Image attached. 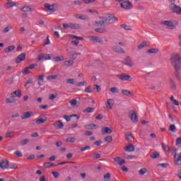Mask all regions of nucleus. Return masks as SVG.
<instances>
[{
    "label": "nucleus",
    "instance_id": "nucleus-1",
    "mask_svg": "<svg viewBox=\"0 0 181 181\" xmlns=\"http://www.w3.org/2000/svg\"><path fill=\"white\" fill-rule=\"evenodd\" d=\"M171 64L174 67V76L177 81H181V78L179 76L181 70V57L177 53L172 54L171 55Z\"/></svg>",
    "mask_w": 181,
    "mask_h": 181
},
{
    "label": "nucleus",
    "instance_id": "nucleus-2",
    "mask_svg": "<svg viewBox=\"0 0 181 181\" xmlns=\"http://www.w3.org/2000/svg\"><path fill=\"white\" fill-rule=\"evenodd\" d=\"M99 19H102L103 21H94L93 23V26H108L111 21H112V22H117V21H118V18L115 17L112 14H107L106 16H100Z\"/></svg>",
    "mask_w": 181,
    "mask_h": 181
},
{
    "label": "nucleus",
    "instance_id": "nucleus-3",
    "mask_svg": "<svg viewBox=\"0 0 181 181\" xmlns=\"http://www.w3.org/2000/svg\"><path fill=\"white\" fill-rule=\"evenodd\" d=\"M161 25L166 26L167 29H176L177 22L175 21H164L161 22Z\"/></svg>",
    "mask_w": 181,
    "mask_h": 181
},
{
    "label": "nucleus",
    "instance_id": "nucleus-4",
    "mask_svg": "<svg viewBox=\"0 0 181 181\" xmlns=\"http://www.w3.org/2000/svg\"><path fill=\"white\" fill-rule=\"evenodd\" d=\"M169 9L171 13H176L177 15H181V7L177 6L175 4H170L169 6Z\"/></svg>",
    "mask_w": 181,
    "mask_h": 181
},
{
    "label": "nucleus",
    "instance_id": "nucleus-5",
    "mask_svg": "<svg viewBox=\"0 0 181 181\" xmlns=\"http://www.w3.org/2000/svg\"><path fill=\"white\" fill-rule=\"evenodd\" d=\"M64 29H80V24L78 23H64L63 24Z\"/></svg>",
    "mask_w": 181,
    "mask_h": 181
},
{
    "label": "nucleus",
    "instance_id": "nucleus-6",
    "mask_svg": "<svg viewBox=\"0 0 181 181\" xmlns=\"http://www.w3.org/2000/svg\"><path fill=\"white\" fill-rule=\"evenodd\" d=\"M118 78L122 81H132V77L127 74H121L117 76Z\"/></svg>",
    "mask_w": 181,
    "mask_h": 181
},
{
    "label": "nucleus",
    "instance_id": "nucleus-7",
    "mask_svg": "<svg viewBox=\"0 0 181 181\" xmlns=\"http://www.w3.org/2000/svg\"><path fill=\"white\" fill-rule=\"evenodd\" d=\"M42 60H52V57L49 54H42L38 55L37 62H42Z\"/></svg>",
    "mask_w": 181,
    "mask_h": 181
},
{
    "label": "nucleus",
    "instance_id": "nucleus-8",
    "mask_svg": "<svg viewBox=\"0 0 181 181\" xmlns=\"http://www.w3.org/2000/svg\"><path fill=\"white\" fill-rule=\"evenodd\" d=\"M90 42H93V43H103L104 40L103 37L98 36H90L88 37Z\"/></svg>",
    "mask_w": 181,
    "mask_h": 181
},
{
    "label": "nucleus",
    "instance_id": "nucleus-9",
    "mask_svg": "<svg viewBox=\"0 0 181 181\" xmlns=\"http://www.w3.org/2000/svg\"><path fill=\"white\" fill-rule=\"evenodd\" d=\"M120 6L123 9H132V4L127 0H125L120 4Z\"/></svg>",
    "mask_w": 181,
    "mask_h": 181
},
{
    "label": "nucleus",
    "instance_id": "nucleus-10",
    "mask_svg": "<svg viewBox=\"0 0 181 181\" xmlns=\"http://www.w3.org/2000/svg\"><path fill=\"white\" fill-rule=\"evenodd\" d=\"M124 64L128 66V67H134V66H135L134 62H132V59L129 57H127L124 59Z\"/></svg>",
    "mask_w": 181,
    "mask_h": 181
},
{
    "label": "nucleus",
    "instance_id": "nucleus-11",
    "mask_svg": "<svg viewBox=\"0 0 181 181\" xmlns=\"http://www.w3.org/2000/svg\"><path fill=\"white\" fill-rule=\"evenodd\" d=\"M115 104V100L114 99H107L105 103V107L107 110H112L114 105Z\"/></svg>",
    "mask_w": 181,
    "mask_h": 181
},
{
    "label": "nucleus",
    "instance_id": "nucleus-12",
    "mask_svg": "<svg viewBox=\"0 0 181 181\" xmlns=\"http://www.w3.org/2000/svg\"><path fill=\"white\" fill-rule=\"evenodd\" d=\"M174 158H175V164L177 166H181V152L180 153H175L174 155Z\"/></svg>",
    "mask_w": 181,
    "mask_h": 181
},
{
    "label": "nucleus",
    "instance_id": "nucleus-13",
    "mask_svg": "<svg viewBox=\"0 0 181 181\" xmlns=\"http://www.w3.org/2000/svg\"><path fill=\"white\" fill-rule=\"evenodd\" d=\"M169 88L171 91L176 90V82H175V79L172 78H169Z\"/></svg>",
    "mask_w": 181,
    "mask_h": 181
},
{
    "label": "nucleus",
    "instance_id": "nucleus-14",
    "mask_svg": "<svg viewBox=\"0 0 181 181\" xmlns=\"http://www.w3.org/2000/svg\"><path fill=\"white\" fill-rule=\"evenodd\" d=\"M8 166L9 161L4 160L0 162V169H2V170H8Z\"/></svg>",
    "mask_w": 181,
    "mask_h": 181
},
{
    "label": "nucleus",
    "instance_id": "nucleus-15",
    "mask_svg": "<svg viewBox=\"0 0 181 181\" xmlns=\"http://www.w3.org/2000/svg\"><path fill=\"white\" fill-rule=\"evenodd\" d=\"M113 52L115 53H121L122 54H125V51L121 47L115 45L112 48Z\"/></svg>",
    "mask_w": 181,
    "mask_h": 181
},
{
    "label": "nucleus",
    "instance_id": "nucleus-16",
    "mask_svg": "<svg viewBox=\"0 0 181 181\" xmlns=\"http://www.w3.org/2000/svg\"><path fill=\"white\" fill-rule=\"evenodd\" d=\"M53 126L56 129H62L64 127V124L62 122V120H58L53 124Z\"/></svg>",
    "mask_w": 181,
    "mask_h": 181
},
{
    "label": "nucleus",
    "instance_id": "nucleus-17",
    "mask_svg": "<svg viewBox=\"0 0 181 181\" xmlns=\"http://www.w3.org/2000/svg\"><path fill=\"white\" fill-rule=\"evenodd\" d=\"M25 59H26V54L25 53H22L16 59V63L19 64L21 62H23Z\"/></svg>",
    "mask_w": 181,
    "mask_h": 181
},
{
    "label": "nucleus",
    "instance_id": "nucleus-18",
    "mask_svg": "<svg viewBox=\"0 0 181 181\" xmlns=\"http://www.w3.org/2000/svg\"><path fill=\"white\" fill-rule=\"evenodd\" d=\"M101 132L103 135H105L107 134H112V129H111L108 127H105L102 128Z\"/></svg>",
    "mask_w": 181,
    "mask_h": 181
},
{
    "label": "nucleus",
    "instance_id": "nucleus-19",
    "mask_svg": "<svg viewBox=\"0 0 181 181\" xmlns=\"http://www.w3.org/2000/svg\"><path fill=\"white\" fill-rule=\"evenodd\" d=\"M75 18L76 19H81V21H88L90 19L88 16H86L83 14H76Z\"/></svg>",
    "mask_w": 181,
    "mask_h": 181
},
{
    "label": "nucleus",
    "instance_id": "nucleus-20",
    "mask_svg": "<svg viewBox=\"0 0 181 181\" xmlns=\"http://www.w3.org/2000/svg\"><path fill=\"white\" fill-rule=\"evenodd\" d=\"M33 112H25L21 116V119H28V118H30V117H33Z\"/></svg>",
    "mask_w": 181,
    "mask_h": 181
},
{
    "label": "nucleus",
    "instance_id": "nucleus-21",
    "mask_svg": "<svg viewBox=\"0 0 181 181\" xmlns=\"http://www.w3.org/2000/svg\"><path fill=\"white\" fill-rule=\"evenodd\" d=\"M73 117H75V118H76V119H80V116H78L77 115H71L70 116L64 115V119H65L67 122H69V121H71V118H73Z\"/></svg>",
    "mask_w": 181,
    "mask_h": 181
},
{
    "label": "nucleus",
    "instance_id": "nucleus-22",
    "mask_svg": "<svg viewBox=\"0 0 181 181\" xmlns=\"http://www.w3.org/2000/svg\"><path fill=\"white\" fill-rule=\"evenodd\" d=\"M114 161L117 162V165H119V166H122V165H124L125 163V160L119 157L115 158Z\"/></svg>",
    "mask_w": 181,
    "mask_h": 181
},
{
    "label": "nucleus",
    "instance_id": "nucleus-23",
    "mask_svg": "<svg viewBox=\"0 0 181 181\" xmlns=\"http://www.w3.org/2000/svg\"><path fill=\"white\" fill-rule=\"evenodd\" d=\"M45 8L47 9L48 12H56V8H54V5L45 4Z\"/></svg>",
    "mask_w": 181,
    "mask_h": 181
},
{
    "label": "nucleus",
    "instance_id": "nucleus-24",
    "mask_svg": "<svg viewBox=\"0 0 181 181\" xmlns=\"http://www.w3.org/2000/svg\"><path fill=\"white\" fill-rule=\"evenodd\" d=\"M131 120L133 122H138V116H136V114L135 112H132L131 115H129Z\"/></svg>",
    "mask_w": 181,
    "mask_h": 181
},
{
    "label": "nucleus",
    "instance_id": "nucleus-25",
    "mask_svg": "<svg viewBox=\"0 0 181 181\" xmlns=\"http://www.w3.org/2000/svg\"><path fill=\"white\" fill-rule=\"evenodd\" d=\"M148 44L146 41L142 42L140 45H138L139 50H142V49H145V47H148Z\"/></svg>",
    "mask_w": 181,
    "mask_h": 181
},
{
    "label": "nucleus",
    "instance_id": "nucleus-26",
    "mask_svg": "<svg viewBox=\"0 0 181 181\" xmlns=\"http://www.w3.org/2000/svg\"><path fill=\"white\" fill-rule=\"evenodd\" d=\"M12 29H13L12 25H8L2 30V33H9Z\"/></svg>",
    "mask_w": 181,
    "mask_h": 181
},
{
    "label": "nucleus",
    "instance_id": "nucleus-27",
    "mask_svg": "<svg viewBox=\"0 0 181 181\" xmlns=\"http://www.w3.org/2000/svg\"><path fill=\"white\" fill-rule=\"evenodd\" d=\"M124 151L126 152H134L135 151V147L134 146V145L130 144L129 146L124 148Z\"/></svg>",
    "mask_w": 181,
    "mask_h": 181
},
{
    "label": "nucleus",
    "instance_id": "nucleus-28",
    "mask_svg": "<svg viewBox=\"0 0 181 181\" xmlns=\"http://www.w3.org/2000/svg\"><path fill=\"white\" fill-rule=\"evenodd\" d=\"M54 166H57V165L56 163H49V162L44 163V168H46L47 169L50 168H54Z\"/></svg>",
    "mask_w": 181,
    "mask_h": 181
},
{
    "label": "nucleus",
    "instance_id": "nucleus-29",
    "mask_svg": "<svg viewBox=\"0 0 181 181\" xmlns=\"http://www.w3.org/2000/svg\"><path fill=\"white\" fill-rule=\"evenodd\" d=\"M147 53H148V54H156L157 53H159V49L157 48H152L148 49Z\"/></svg>",
    "mask_w": 181,
    "mask_h": 181
},
{
    "label": "nucleus",
    "instance_id": "nucleus-30",
    "mask_svg": "<svg viewBox=\"0 0 181 181\" xmlns=\"http://www.w3.org/2000/svg\"><path fill=\"white\" fill-rule=\"evenodd\" d=\"M132 139H134V136H132V134H131V132H127L126 134V141L130 143L132 141Z\"/></svg>",
    "mask_w": 181,
    "mask_h": 181
},
{
    "label": "nucleus",
    "instance_id": "nucleus-31",
    "mask_svg": "<svg viewBox=\"0 0 181 181\" xmlns=\"http://www.w3.org/2000/svg\"><path fill=\"white\" fill-rule=\"evenodd\" d=\"M86 129H97L98 128V126L97 124H90L87 126H85Z\"/></svg>",
    "mask_w": 181,
    "mask_h": 181
},
{
    "label": "nucleus",
    "instance_id": "nucleus-32",
    "mask_svg": "<svg viewBox=\"0 0 181 181\" xmlns=\"http://www.w3.org/2000/svg\"><path fill=\"white\" fill-rule=\"evenodd\" d=\"M15 48L14 45L9 46L4 49V53H11V52H13V50H15Z\"/></svg>",
    "mask_w": 181,
    "mask_h": 181
},
{
    "label": "nucleus",
    "instance_id": "nucleus-33",
    "mask_svg": "<svg viewBox=\"0 0 181 181\" xmlns=\"http://www.w3.org/2000/svg\"><path fill=\"white\" fill-rule=\"evenodd\" d=\"M64 64L66 67H70L74 64V61L73 60H67L64 62Z\"/></svg>",
    "mask_w": 181,
    "mask_h": 181
},
{
    "label": "nucleus",
    "instance_id": "nucleus-34",
    "mask_svg": "<svg viewBox=\"0 0 181 181\" xmlns=\"http://www.w3.org/2000/svg\"><path fill=\"white\" fill-rule=\"evenodd\" d=\"M16 100H15V98L13 96H10L6 100V103L8 104H13V103H16Z\"/></svg>",
    "mask_w": 181,
    "mask_h": 181
},
{
    "label": "nucleus",
    "instance_id": "nucleus-35",
    "mask_svg": "<svg viewBox=\"0 0 181 181\" xmlns=\"http://www.w3.org/2000/svg\"><path fill=\"white\" fill-rule=\"evenodd\" d=\"M95 32H97L98 33H107V28H100L95 29Z\"/></svg>",
    "mask_w": 181,
    "mask_h": 181
},
{
    "label": "nucleus",
    "instance_id": "nucleus-36",
    "mask_svg": "<svg viewBox=\"0 0 181 181\" xmlns=\"http://www.w3.org/2000/svg\"><path fill=\"white\" fill-rule=\"evenodd\" d=\"M6 6L8 9H10V8H13V6H18V4L15 2H8L6 4Z\"/></svg>",
    "mask_w": 181,
    "mask_h": 181
},
{
    "label": "nucleus",
    "instance_id": "nucleus-37",
    "mask_svg": "<svg viewBox=\"0 0 181 181\" xmlns=\"http://www.w3.org/2000/svg\"><path fill=\"white\" fill-rule=\"evenodd\" d=\"M146 173H148V169L145 168H143L139 170V174L140 175V176H144V175H146Z\"/></svg>",
    "mask_w": 181,
    "mask_h": 181
},
{
    "label": "nucleus",
    "instance_id": "nucleus-38",
    "mask_svg": "<svg viewBox=\"0 0 181 181\" xmlns=\"http://www.w3.org/2000/svg\"><path fill=\"white\" fill-rule=\"evenodd\" d=\"M9 169H13V170H16L18 169V165L16 163H10L8 164V170H9Z\"/></svg>",
    "mask_w": 181,
    "mask_h": 181
},
{
    "label": "nucleus",
    "instance_id": "nucleus-39",
    "mask_svg": "<svg viewBox=\"0 0 181 181\" xmlns=\"http://www.w3.org/2000/svg\"><path fill=\"white\" fill-rule=\"evenodd\" d=\"M69 57L72 59V60H76L77 59V53L74 52H71L69 53Z\"/></svg>",
    "mask_w": 181,
    "mask_h": 181
},
{
    "label": "nucleus",
    "instance_id": "nucleus-40",
    "mask_svg": "<svg viewBox=\"0 0 181 181\" xmlns=\"http://www.w3.org/2000/svg\"><path fill=\"white\" fill-rule=\"evenodd\" d=\"M21 11L23 12H30V11H32V8L29 6H25L21 8Z\"/></svg>",
    "mask_w": 181,
    "mask_h": 181
},
{
    "label": "nucleus",
    "instance_id": "nucleus-41",
    "mask_svg": "<svg viewBox=\"0 0 181 181\" xmlns=\"http://www.w3.org/2000/svg\"><path fill=\"white\" fill-rule=\"evenodd\" d=\"M47 119L46 117L38 119L36 120V124H37L38 125L40 124H43L44 122H46Z\"/></svg>",
    "mask_w": 181,
    "mask_h": 181
},
{
    "label": "nucleus",
    "instance_id": "nucleus-42",
    "mask_svg": "<svg viewBox=\"0 0 181 181\" xmlns=\"http://www.w3.org/2000/svg\"><path fill=\"white\" fill-rule=\"evenodd\" d=\"M110 92L112 93V94H118L119 93V90H118V88L117 87H112L110 88Z\"/></svg>",
    "mask_w": 181,
    "mask_h": 181
},
{
    "label": "nucleus",
    "instance_id": "nucleus-43",
    "mask_svg": "<svg viewBox=\"0 0 181 181\" xmlns=\"http://www.w3.org/2000/svg\"><path fill=\"white\" fill-rule=\"evenodd\" d=\"M169 131L171 132H176L177 131V129L176 128V126L175 124L170 125Z\"/></svg>",
    "mask_w": 181,
    "mask_h": 181
},
{
    "label": "nucleus",
    "instance_id": "nucleus-44",
    "mask_svg": "<svg viewBox=\"0 0 181 181\" xmlns=\"http://www.w3.org/2000/svg\"><path fill=\"white\" fill-rule=\"evenodd\" d=\"M121 28L124 29V30H132V29L130 25H127L125 24L122 25Z\"/></svg>",
    "mask_w": 181,
    "mask_h": 181
},
{
    "label": "nucleus",
    "instance_id": "nucleus-45",
    "mask_svg": "<svg viewBox=\"0 0 181 181\" xmlns=\"http://www.w3.org/2000/svg\"><path fill=\"white\" fill-rule=\"evenodd\" d=\"M30 73V69L27 67L24 68L22 70V74H24V76H26V74H29Z\"/></svg>",
    "mask_w": 181,
    "mask_h": 181
},
{
    "label": "nucleus",
    "instance_id": "nucleus-46",
    "mask_svg": "<svg viewBox=\"0 0 181 181\" xmlns=\"http://www.w3.org/2000/svg\"><path fill=\"white\" fill-rule=\"evenodd\" d=\"M103 177L105 179V181H110L111 180V175L107 173L104 175Z\"/></svg>",
    "mask_w": 181,
    "mask_h": 181
},
{
    "label": "nucleus",
    "instance_id": "nucleus-47",
    "mask_svg": "<svg viewBox=\"0 0 181 181\" xmlns=\"http://www.w3.org/2000/svg\"><path fill=\"white\" fill-rule=\"evenodd\" d=\"M84 93L86 94H91L93 93V90L91 89V86H88L85 88Z\"/></svg>",
    "mask_w": 181,
    "mask_h": 181
},
{
    "label": "nucleus",
    "instance_id": "nucleus-48",
    "mask_svg": "<svg viewBox=\"0 0 181 181\" xmlns=\"http://www.w3.org/2000/svg\"><path fill=\"white\" fill-rule=\"evenodd\" d=\"M15 97L21 98L22 96V93L20 90H16L13 92Z\"/></svg>",
    "mask_w": 181,
    "mask_h": 181
},
{
    "label": "nucleus",
    "instance_id": "nucleus-49",
    "mask_svg": "<svg viewBox=\"0 0 181 181\" xmlns=\"http://www.w3.org/2000/svg\"><path fill=\"white\" fill-rule=\"evenodd\" d=\"M122 94L127 95V97H129V95H131V91L128 90H122Z\"/></svg>",
    "mask_w": 181,
    "mask_h": 181
},
{
    "label": "nucleus",
    "instance_id": "nucleus-50",
    "mask_svg": "<svg viewBox=\"0 0 181 181\" xmlns=\"http://www.w3.org/2000/svg\"><path fill=\"white\" fill-rule=\"evenodd\" d=\"M95 110V109L94 107H86L83 111V112L90 113V112H93Z\"/></svg>",
    "mask_w": 181,
    "mask_h": 181
},
{
    "label": "nucleus",
    "instance_id": "nucleus-51",
    "mask_svg": "<svg viewBox=\"0 0 181 181\" xmlns=\"http://www.w3.org/2000/svg\"><path fill=\"white\" fill-rule=\"evenodd\" d=\"M69 103L71 105V107H76V105H77V100L73 99L69 101Z\"/></svg>",
    "mask_w": 181,
    "mask_h": 181
},
{
    "label": "nucleus",
    "instance_id": "nucleus-52",
    "mask_svg": "<svg viewBox=\"0 0 181 181\" xmlns=\"http://www.w3.org/2000/svg\"><path fill=\"white\" fill-rule=\"evenodd\" d=\"M53 60L56 62H62L63 61V56L55 57L53 58Z\"/></svg>",
    "mask_w": 181,
    "mask_h": 181
},
{
    "label": "nucleus",
    "instance_id": "nucleus-53",
    "mask_svg": "<svg viewBox=\"0 0 181 181\" xmlns=\"http://www.w3.org/2000/svg\"><path fill=\"white\" fill-rule=\"evenodd\" d=\"M66 142H69L70 144H73L76 142V138L74 137H68L66 139Z\"/></svg>",
    "mask_w": 181,
    "mask_h": 181
},
{
    "label": "nucleus",
    "instance_id": "nucleus-54",
    "mask_svg": "<svg viewBox=\"0 0 181 181\" xmlns=\"http://www.w3.org/2000/svg\"><path fill=\"white\" fill-rule=\"evenodd\" d=\"M14 155H16L17 158H22V156H23V154L22 153V152H21V151H16L14 153Z\"/></svg>",
    "mask_w": 181,
    "mask_h": 181
},
{
    "label": "nucleus",
    "instance_id": "nucleus-55",
    "mask_svg": "<svg viewBox=\"0 0 181 181\" xmlns=\"http://www.w3.org/2000/svg\"><path fill=\"white\" fill-rule=\"evenodd\" d=\"M159 156H160V154L159 153H156V152H154V153H153L152 154H151V158H152V159H158V158H159Z\"/></svg>",
    "mask_w": 181,
    "mask_h": 181
},
{
    "label": "nucleus",
    "instance_id": "nucleus-56",
    "mask_svg": "<svg viewBox=\"0 0 181 181\" xmlns=\"http://www.w3.org/2000/svg\"><path fill=\"white\" fill-rule=\"evenodd\" d=\"M47 80H57V75H51L47 77Z\"/></svg>",
    "mask_w": 181,
    "mask_h": 181
},
{
    "label": "nucleus",
    "instance_id": "nucleus-57",
    "mask_svg": "<svg viewBox=\"0 0 181 181\" xmlns=\"http://www.w3.org/2000/svg\"><path fill=\"white\" fill-rule=\"evenodd\" d=\"M86 84H87V83H86V81H81V82H78V83H76V87H84V86H86Z\"/></svg>",
    "mask_w": 181,
    "mask_h": 181
},
{
    "label": "nucleus",
    "instance_id": "nucleus-58",
    "mask_svg": "<svg viewBox=\"0 0 181 181\" xmlns=\"http://www.w3.org/2000/svg\"><path fill=\"white\" fill-rule=\"evenodd\" d=\"M90 149H91V147L90 146H86L81 148V152H84V151H90Z\"/></svg>",
    "mask_w": 181,
    "mask_h": 181
},
{
    "label": "nucleus",
    "instance_id": "nucleus-59",
    "mask_svg": "<svg viewBox=\"0 0 181 181\" xmlns=\"http://www.w3.org/2000/svg\"><path fill=\"white\" fill-rule=\"evenodd\" d=\"M105 141H106V142H112V136H106L105 138Z\"/></svg>",
    "mask_w": 181,
    "mask_h": 181
},
{
    "label": "nucleus",
    "instance_id": "nucleus-60",
    "mask_svg": "<svg viewBox=\"0 0 181 181\" xmlns=\"http://www.w3.org/2000/svg\"><path fill=\"white\" fill-rule=\"evenodd\" d=\"M168 165H169V164H168V163H160V164H158V168H165L168 167Z\"/></svg>",
    "mask_w": 181,
    "mask_h": 181
},
{
    "label": "nucleus",
    "instance_id": "nucleus-61",
    "mask_svg": "<svg viewBox=\"0 0 181 181\" xmlns=\"http://www.w3.org/2000/svg\"><path fill=\"white\" fill-rule=\"evenodd\" d=\"M57 94H51V95H49V100H51V101H53V100H54L55 98H57Z\"/></svg>",
    "mask_w": 181,
    "mask_h": 181
},
{
    "label": "nucleus",
    "instance_id": "nucleus-62",
    "mask_svg": "<svg viewBox=\"0 0 181 181\" xmlns=\"http://www.w3.org/2000/svg\"><path fill=\"white\" fill-rule=\"evenodd\" d=\"M71 39H76V40H83V37H77L76 35H70Z\"/></svg>",
    "mask_w": 181,
    "mask_h": 181
},
{
    "label": "nucleus",
    "instance_id": "nucleus-63",
    "mask_svg": "<svg viewBox=\"0 0 181 181\" xmlns=\"http://www.w3.org/2000/svg\"><path fill=\"white\" fill-rule=\"evenodd\" d=\"M175 145L177 146H179V145H181V137H179L178 139H177Z\"/></svg>",
    "mask_w": 181,
    "mask_h": 181
},
{
    "label": "nucleus",
    "instance_id": "nucleus-64",
    "mask_svg": "<svg viewBox=\"0 0 181 181\" xmlns=\"http://www.w3.org/2000/svg\"><path fill=\"white\" fill-rule=\"evenodd\" d=\"M66 83L68 84H74V78L67 79Z\"/></svg>",
    "mask_w": 181,
    "mask_h": 181
}]
</instances>
